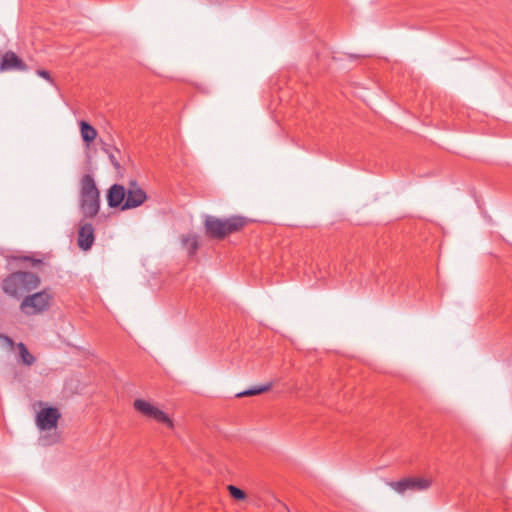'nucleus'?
Returning <instances> with one entry per match:
<instances>
[{"mask_svg":"<svg viewBox=\"0 0 512 512\" xmlns=\"http://www.w3.org/2000/svg\"><path fill=\"white\" fill-rule=\"evenodd\" d=\"M272 386H273L272 382H269L264 385H260V386L253 387V388L247 389L245 391L239 392L236 394V397L240 398V397L259 395V394L269 391L272 388Z\"/></svg>","mask_w":512,"mask_h":512,"instance_id":"2eb2a0df","label":"nucleus"},{"mask_svg":"<svg viewBox=\"0 0 512 512\" xmlns=\"http://www.w3.org/2000/svg\"><path fill=\"white\" fill-rule=\"evenodd\" d=\"M61 417L59 410L55 407L41 409L36 416V424L41 430H51L57 427Z\"/></svg>","mask_w":512,"mask_h":512,"instance_id":"6e6552de","label":"nucleus"},{"mask_svg":"<svg viewBox=\"0 0 512 512\" xmlns=\"http://www.w3.org/2000/svg\"><path fill=\"white\" fill-rule=\"evenodd\" d=\"M36 74H37L39 77H41V78L45 79L46 81H48L49 83L54 84V80H53V78L51 77V74H50V72H49V71L44 70V69H38V70L36 71Z\"/></svg>","mask_w":512,"mask_h":512,"instance_id":"a211bd4d","label":"nucleus"},{"mask_svg":"<svg viewBox=\"0 0 512 512\" xmlns=\"http://www.w3.org/2000/svg\"><path fill=\"white\" fill-rule=\"evenodd\" d=\"M80 209L84 218H94L100 209V193L90 174L80 181Z\"/></svg>","mask_w":512,"mask_h":512,"instance_id":"7ed1b4c3","label":"nucleus"},{"mask_svg":"<svg viewBox=\"0 0 512 512\" xmlns=\"http://www.w3.org/2000/svg\"><path fill=\"white\" fill-rule=\"evenodd\" d=\"M80 133L84 142L91 143L97 137V130L86 121L80 122Z\"/></svg>","mask_w":512,"mask_h":512,"instance_id":"4468645a","label":"nucleus"},{"mask_svg":"<svg viewBox=\"0 0 512 512\" xmlns=\"http://www.w3.org/2000/svg\"><path fill=\"white\" fill-rule=\"evenodd\" d=\"M247 222V219L242 216H231L226 219L206 216L204 226L206 235L210 238L224 239L226 236L243 229Z\"/></svg>","mask_w":512,"mask_h":512,"instance_id":"f03ea898","label":"nucleus"},{"mask_svg":"<svg viewBox=\"0 0 512 512\" xmlns=\"http://www.w3.org/2000/svg\"><path fill=\"white\" fill-rule=\"evenodd\" d=\"M227 489L231 497L234 498L235 500H244L246 498V493L242 489L234 485H229Z\"/></svg>","mask_w":512,"mask_h":512,"instance_id":"f3484780","label":"nucleus"},{"mask_svg":"<svg viewBox=\"0 0 512 512\" xmlns=\"http://www.w3.org/2000/svg\"><path fill=\"white\" fill-rule=\"evenodd\" d=\"M133 408L149 420L163 424L169 429L174 427L173 420L163 410L149 401L144 399H135L133 402Z\"/></svg>","mask_w":512,"mask_h":512,"instance_id":"39448f33","label":"nucleus"},{"mask_svg":"<svg viewBox=\"0 0 512 512\" xmlns=\"http://www.w3.org/2000/svg\"><path fill=\"white\" fill-rule=\"evenodd\" d=\"M40 277L28 271H16L3 279L1 288L5 294L19 299L39 287Z\"/></svg>","mask_w":512,"mask_h":512,"instance_id":"f257e3e1","label":"nucleus"},{"mask_svg":"<svg viewBox=\"0 0 512 512\" xmlns=\"http://www.w3.org/2000/svg\"><path fill=\"white\" fill-rule=\"evenodd\" d=\"M389 487L399 494H404L406 491H422L431 486V480L426 478L408 477L399 481H387Z\"/></svg>","mask_w":512,"mask_h":512,"instance_id":"423d86ee","label":"nucleus"},{"mask_svg":"<svg viewBox=\"0 0 512 512\" xmlns=\"http://www.w3.org/2000/svg\"><path fill=\"white\" fill-rule=\"evenodd\" d=\"M18 349H19V355H20L21 361L27 366L33 365L34 362L36 361V359L32 354H30V352L28 351L25 344L19 343Z\"/></svg>","mask_w":512,"mask_h":512,"instance_id":"dca6fc26","label":"nucleus"},{"mask_svg":"<svg viewBox=\"0 0 512 512\" xmlns=\"http://www.w3.org/2000/svg\"><path fill=\"white\" fill-rule=\"evenodd\" d=\"M95 241V230L90 223L80 221L78 229L77 244L83 250H89Z\"/></svg>","mask_w":512,"mask_h":512,"instance_id":"9d476101","label":"nucleus"},{"mask_svg":"<svg viewBox=\"0 0 512 512\" xmlns=\"http://www.w3.org/2000/svg\"><path fill=\"white\" fill-rule=\"evenodd\" d=\"M182 247L187 251L189 256L196 254L199 248L198 236L194 233L183 234L180 237Z\"/></svg>","mask_w":512,"mask_h":512,"instance_id":"f8f14e48","label":"nucleus"},{"mask_svg":"<svg viewBox=\"0 0 512 512\" xmlns=\"http://www.w3.org/2000/svg\"><path fill=\"white\" fill-rule=\"evenodd\" d=\"M52 301V295L46 289L27 295L20 304L21 311L26 315H36L48 310Z\"/></svg>","mask_w":512,"mask_h":512,"instance_id":"20e7f679","label":"nucleus"},{"mask_svg":"<svg viewBox=\"0 0 512 512\" xmlns=\"http://www.w3.org/2000/svg\"><path fill=\"white\" fill-rule=\"evenodd\" d=\"M39 263H41V260H33V265H37Z\"/></svg>","mask_w":512,"mask_h":512,"instance_id":"6ab92c4d","label":"nucleus"},{"mask_svg":"<svg viewBox=\"0 0 512 512\" xmlns=\"http://www.w3.org/2000/svg\"><path fill=\"white\" fill-rule=\"evenodd\" d=\"M27 70V64L15 52L8 50L0 54V72Z\"/></svg>","mask_w":512,"mask_h":512,"instance_id":"1a4fd4ad","label":"nucleus"},{"mask_svg":"<svg viewBox=\"0 0 512 512\" xmlns=\"http://www.w3.org/2000/svg\"><path fill=\"white\" fill-rule=\"evenodd\" d=\"M147 199L146 192L141 189L136 181H130L126 189L125 202L121 206L122 210H128L139 207Z\"/></svg>","mask_w":512,"mask_h":512,"instance_id":"0eeeda50","label":"nucleus"},{"mask_svg":"<svg viewBox=\"0 0 512 512\" xmlns=\"http://www.w3.org/2000/svg\"><path fill=\"white\" fill-rule=\"evenodd\" d=\"M101 150L107 154L112 166L115 168L117 172H120L121 165L118 161V155H120V150L112 145L104 143L101 147Z\"/></svg>","mask_w":512,"mask_h":512,"instance_id":"ddd939ff","label":"nucleus"},{"mask_svg":"<svg viewBox=\"0 0 512 512\" xmlns=\"http://www.w3.org/2000/svg\"><path fill=\"white\" fill-rule=\"evenodd\" d=\"M126 189L123 185L114 184L110 187L107 194L108 205L112 208L122 206L125 202Z\"/></svg>","mask_w":512,"mask_h":512,"instance_id":"9b49d317","label":"nucleus"}]
</instances>
